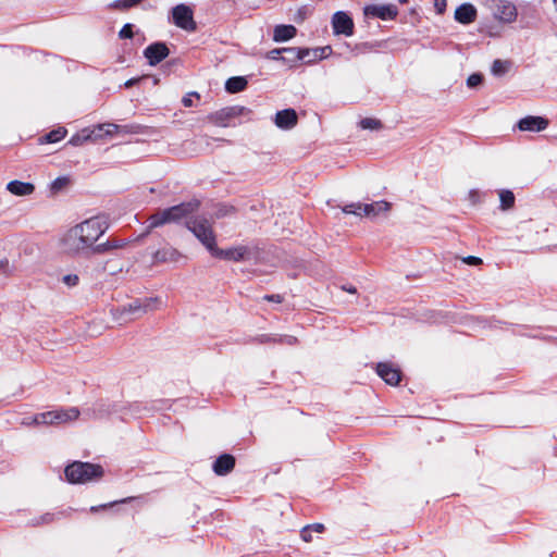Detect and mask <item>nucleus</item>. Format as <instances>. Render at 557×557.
<instances>
[{
    "label": "nucleus",
    "instance_id": "24",
    "mask_svg": "<svg viewBox=\"0 0 557 557\" xmlns=\"http://www.w3.org/2000/svg\"><path fill=\"white\" fill-rule=\"evenodd\" d=\"M7 190L15 196H28L34 193L35 185L29 182L13 180L7 184Z\"/></svg>",
    "mask_w": 557,
    "mask_h": 557
},
{
    "label": "nucleus",
    "instance_id": "2",
    "mask_svg": "<svg viewBox=\"0 0 557 557\" xmlns=\"http://www.w3.org/2000/svg\"><path fill=\"white\" fill-rule=\"evenodd\" d=\"M104 474L103 467L99 463L75 460L64 468L65 480L70 484H85L100 480Z\"/></svg>",
    "mask_w": 557,
    "mask_h": 557
},
{
    "label": "nucleus",
    "instance_id": "39",
    "mask_svg": "<svg viewBox=\"0 0 557 557\" xmlns=\"http://www.w3.org/2000/svg\"><path fill=\"white\" fill-rule=\"evenodd\" d=\"M362 129L376 131L382 127V122L373 117H364L359 123Z\"/></svg>",
    "mask_w": 557,
    "mask_h": 557
},
{
    "label": "nucleus",
    "instance_id": "6",
    "mask_svg": "<svg viewBox=\"0 0 557 557\" xmlns=\"http://www.w3.org/2000/svg\"><path fill=\"white\" fill-rule=\"evenodd\" d=\"M252 114V111L244 106H230L222 108L215 112L208 114L207 119L210 123L220 127H228L234 125L232 121L235 117Z\"/></svg>",
    "mask_w": 557,
    "mask_h": 557
},
{
    "label": "nucleus",
    "instance_id": "50",
    "mask_svg": "<svg viewBox=\"0 0 557 557\" xmlns=\"http://www.w3.org/2000/svg\"><path fill=\"white\" fill-rule=\"evenodd\" d=\"M304 48L309 52L306 54V60L302 61L305 64H313L317 61H321V58H318V55L315 57V54L312 52V50H314V48H307V47H304Z\"/></svg>",
    "mask_w": 557,
    "mask_h": 557
},
{
    "label": "nucleus",
    "instance_id": "3",
    "mask_svg": "<svg viewBox=\"0 0 557 557\" xmlns=\"http://www.w3.org/2000/svg\"><path fill=\"white\" fill-rule=\"evenodd\" d=\"M161 300L159 297L135 298L131 302L113 309V315L125 322L133 318H139L145 313L156 310Z\"/></svg>",
    "mask_w": 557,
    "mask_h": 557
},
{
    "label": "nucleus",
    "instance_id": "12",
    "mask_svg": "<svg viewBox=\"0 0 557 557\" xmlns=\"http://www.w3.org/2000/svg\"><path fill=\"white\" fill-rule=\"evenodd\" d=\"M375 373L391 386H398L404 377L401 369L389 361L377 362Z\"/></svg>",
    "mask_w": 557,
    "mask_h": 557
},
{
    "label": "nucleus",
    "instance_id": "42",
    "mask_svg": "<svg viewBox=\"0 0 557 557\" xmlns=\"http://www.w3.org/2000/svg\"><path fill=\"white\" fill-rule=\"evenodd\" d=\"M134 498L133 497H126V498H123V499H120V500H114V502H110L108 504H101L99 506H92L90 508V511L91 512H98L99 510H104L107 508H110V507H113L115 505H119V504H126V503H129L132 502Z\"/></svg>",
    "mask_w": 557,
    "mask_h": 557
},
{
    "label": "nucleus",
    "instance_id": "8",
    "mask_svg": "<svg viewBox=\"0 0 557 557\" xmlns=\"http://www.w3.org/2000/svg\"><path fill=\"white\" fill-rule=\"evenodd\" d=\"M170 21L186 32H195L197 29L194 11L185 3H180L171 9Z\"/></svg>",
    "mask_w": 557,
    "mask_h": 557
},
{
    "label": "nucleus",
    "instance_id": "45",
    "mask_svg": "<svg viewBox=\"0 0 557 557\" xmlns=\"http://www.w3.org/2000/svg\"><path fill=\"white\" fill-rule=\"evenodd\" d=\"M312 52L318 55V58H321V60L326 59L329 55L333 54V49L331 46H324V47H317Z\"/></svg>",
    "mask_w": 557,
    "mask_h": 557
},
{
    "label": "nucleus",
    "instance_id": "35",
    "mask_svg": "<svg viewBox=\"0 0 557 557\" xmlns=\"http://www.w3.org/2000/svg\"><path fill=\"white\" fill-rule=\"evenodd\" d=\"M236 213V208L234 206L227 203H218L216 209L214 211L215 219H223L225 216H230Z\"/></svg>",
    "mask_w": 557,
    "mask_h": 557
},
{
    "label": "nucleus",
    "instance_id": "51",
    "mask_svg": "<svg viewBox=\"0 0 557 557\" xmlns=\"http://www.w3.org/2000/svg\"><path fill=\"white\" fill-rule=\"evenodd\" d=\"M434 9L438 15L444 14L447 9V0H434Z\"/></svg>",
    "mask_w": 557,
    "mask_h": 557
},
{
    "label": "nucleus",
    "instance_id": "16",
    "mask_svg": "<svg viewBox=\"0 0 557 557\" xmlns=\"http://www.w3.org/2000/svg\"><path fill=\"white\" fill-rule=\"evenodd\" d=\"M478 18V9L471 2L459 4L454 12V20L461 25H470Z\"/></svg>",
    "mask_w": 557,
    "mask_h": 557
},
{
    "label": "nucleus",
    "instance_id": "61",
    "mask_svg": "<svg viewBox=\"0 0 557 557\" xmlns=\"http://www.w3.org/2000/svg\"><path fill=\"white\" fill-rule=\"evenodd\" d=\"M400 4H407L409 0H398Z\"/></svg>",
    "mask_w": 557,
    "mask_h": 557
},
{
    "label": "nucleus",
    "instance_id": "5",
    "mask_svg": "<svg viewBox=\"0 0 557 557\" xmlns=\"http://www.w3.org/2000/svg\"><path fill=\"white\" fill-rule=\"evenodd\" d=\"M108 227V223L102 218L94 216L77 224L74 235L79 234L84 239V245L92 250L94 244L104 234Z\"/></svg>",
    "mask_w": 557,
    "mask_h": 557
},
{
    "label": "nucleus",
    "instance_id": "49",
    "mask_svg": "<svg viewBox=\"0 0 557 557\" xmlns=\"http://www.w3.org/2000/svg\"><path fill=\"white\" fill-rule=\"evenodd\" d=\"M62 282L69 287H74L79 283V277L77 274H66L63 276Z\"/></svg>",
    "mask_w": 557,
    "mask_h": 557
},
{
    "label": "nucleus",
    "instance_id": "38",
    "mask_svg": "<svg viewBox=\"0 0 557 557\" xmlns=\"http://www.w3.org/2000/svg\"><path fill=\"white\" fill-rule=\"evenodd\" d=\"M484 79L485 77L481 72L472 73L467 78V87L471 89L479 88L483 85Z\"/></svg>",
    "mask_w": 557,
    "mask_h": 557
},
{
    "label": "nucleus",
    "instance_id": "46",
    "mask_svg": "<svg viewBox=\"0 0 557 557\" xmlns=\"http://www.w3.org/2000/svg\"><path fill=\"white\" fill-rule=\"evenodd\" d=\"M283 51H284V47L283 48H274V49L268 51L265 53L264 58L268 60H271V61H281Z\"/></svg>",
    "mask_w": 557,
    "mask_h": 557
},
{
    "label": "nucleus",
    "instance_id": "10",
    "mask_svg": "<svg viewBox=\"0 0 557 557\" xmlns=\"http://www.w3.org/2000/svg\"><path fill=\"white\" fill-rule=\"evenodd\" d=\"M398 8L393 3L367 4L363 7L366 18H380L382 21H394L398 16Z\"/></svg>",
    "mask_w": 557,
    "mask_h": 557
},
{
    "label": "nucleus",
    "instance_id": "23",
    "mask_svg": "<svg viewBox=\"0 0 557 557\" xmlns=\"http://www.w3.org/2000/svg\"><path fill=\"white\" fill-rule=\"evenodd\" d=\"M181 258L182 253L171 246L163 247L153 253V261L156 263L177 262Z\"/></svg>",
    "mask_w": 557,
    "mask_h": 557
},
{
    "label": "nucleus",
    "instance_id": "29",
    "mask_svg": "<svg viewBox=\"0 0 557 557\" xmlns=\"http://www.w3.org/2000/svg\"><path fill=\"white\" fill-rule=\"evenodd\" d=\"M126 245L123 239H108L106 243L92 247V253H104L114 249L123 248Z\"/></svg>",
    "mask_w": 557,
    "mask_h": 557
},
{
    "label": "nucleus",
    "instance_id": "34",
    "mask_svg": "<svg viewBox=\"0 0 557 557\" xmlns=\"http://www.w3.org/2000/svg\"><path fill=\"white\" fill-rule=\"evenodd\" d=\"M164 405V400H154L150 404V407H143L140 403H134L131 405L129 407V410L132 411V413L134 414H141V411L143 410H148V411H152V410H161Z\"/></svg>",
    "mask_w": 557,
    "mask_h": 557
},
{
    "label": "nucleus",
    "instance_id": "59",
    "mask_svg": "<svg viewBox=\"0 0 557 557\" xmlns=\"http://www.w3.org/2000/svg\"><path fill=\"white\" fill-rule=\"evenodd\" d=\"M298 15L301 21L306 18V8L305 7H302L298 10Z\"/></svg>",
    "mask_w": 557,
    "mask_h": 557
},
{
    "label": "nucleus",
    "instance_id": "25",
    "mask_svg": "<svg viewBox=\"0 0 557 557\" xmlns=\"http://www.w3.org/2000/svg\"><path fill=\"white\" fill-rule=\"evenodd\" d=\"M382 45H383L382 41H372V42L364 41V42H358L354 46H351V44H349L347 41L344 42V47L349 49L354 57L371 52L372 50H374L376 48H381Z\"/></svg>",
    "mask_w": 557,
    "mask_h": 557
},
{
    "label": "nucleus",
    "instance_id": "44",
    "mask_svg": "<svg viewBox=\"0 0 557 557\" xmlns=\"http://www.w3.org/2000/svg\"><path fill=\"white\" fill-rule=\"evenodd\" d=\"M275 335L273 334H260L255 337H252L249 342L250 343H257V344H274Z\"/></svg>",
    "mask_w": 557,
    "mask_h": 557
},
{
    "label": "nucleus",
    "instance_id": "60",
    "mask_svg": "<svg viewBox=\"0 0 557 557\" xmlns=\"http://www.w3.org/2000/svg\"><path fill=\"white\" fill-rule=\"evenodd\" d=\"M150 78H151V81H152V85H153V86H157V85H159V84H160V78H159V77H157V76H150V75H149V78H148V79H150Z\"/></svg>",
    "mask_w": 557,
    "mask_h": 557
},
{
    "label": "nucleus",
    "instance_id": "54",
    "mask_svg": "<svg viewBox=\"0 0 557 557\" xmlns=\"http://www.w3.org/2000/svg\"><path fill=\"white\" fill-rule=\"evenodd\" d=\"M263 299L269 301V302L281 304V302H283L284 297L282 295H280V294H271V295H265L263 297Z\"/></svg>",
    "mask_w": 557,
    "mask_h": 557
},
{
    "label": "nucleus",
    "instance_id": "57",
    "mask_svg": "<svg viewBox=\"0 0 557 557\" xmlns=\"http://www.w3.org/2000/svg\"><path fill=\"white\" fill-rule=\"evenodd\" d=\"M10 263L8 259L0 260V274L9 275Z\"/></svg>",
    "mask_w": 557,
    "mask_h": 557
},
{
    "label": "nucleus",
    "instance_id": "56",
    "mask_svg": "<svg viewBox=\"0 0 557 557\" xmlns=\"http://www.w3.org/2000/svg\"><path fill=\"white\" fill-rule=\"evenodd\" d=\"M306 528H309L310 531L317 532V533H322L325 531V525L323 523H319V522L308 524V525H306Z\"/></svg>",
    "mask_w": 557,
    "mask_h": 557
},
{
    "label": "nucleus",
    "instance_id": "21",
    "mask_svg": "<svg viewBox=\"0 0 557 557\" xmlns=\"http://www.w3.org/2000/svg\"><path fill=\"white\" fill-rule=\"evenodd\" d=\"M298 122V115L295 109L287 108L275 113L274 123L281 129H290Z\"/></svg>",
    "mask_w": 557,
    "mask_h": 557
},
{
    "label": "nucleus",
    "instance_id": "19",
    "mask_svg": "<svg viewBox=\"0 0 557 557\" xmlns=\"http://www.w3.org/2000/svg\"><path fill=\"white\" fill-rule=\"evenodd\" d=\"M494 15L503 23H512L516 21L518 12L512 2L508 0H500L496 7Z\"/></svg>",
    "mask_w": 557,
    "mask_h": 557
},
{
    "label": "nucleus",
    "instance_id": "48",
    "mask_svg": "<svg viewBox=\"0 0 557 557\" xmlns=\"http://www.w3.org/2000/svg\"><path fill=\"white\" fill-rule=\"evenodd\" d=\"M148 78H149V75H141V76L132 77V78L127 79L124 83V87L126 89L132 88V87L138 85L139 83H141L143 81H146Z\"/></svg>",
    "mask_w": 557,
    "mask_h": 557
},
{
    "label": "nucleus",
    "instance_id": "14",
    "mask_svg": "<svg viewBox=\"0 0 557 557\" xmlns=\"http://www.w3.org/2000/svg\"><path fill=\"white\" fill-rule=\"evenodd\" d=\"M143 54L150 66H156L170 55V49L165 41H153L144 49Z\"/></svg>",
    "mask_w": 557,
    "mask_h": 557
},
{
    "label": "nucleus",
    "instance_id": "15",
    "mask_svg": "<svg viewBox=\"0 0 557 557\" xmlns=\"http://www.w3.org/2000/svg\"><path fill=\"white\" fill-rule=\"evenodd\" d=\"M549 125V120L540 115H527L517 122V127L521 132H542Z\"/></svg>",
    "mask_w": 557,
    "mask_h": 557
},
{
    "label": "nucleus",
    "instance_id": "33",
    "mask_svg": "<svg viewBox=\"0 0 557 557\" xmlns=\"http://www.w3.org/2000/svg\"><path fill=\"white\" fill-rule=\"evenodd\" d=\"M511 62L508 60H494L491 72L494 76L500 77L504 76L510 69Z\"/></svg>",
    "mask_w": 557,
    "mask_h": 557
},
{
    "label": "nucleus",
    "instance_id": "27",
    "mask_svg": "<svg viewBox=\"0 0 557 557\" xmlns=\"http://www.w3.org/2000/svg\"><path fill=\"white\" fill-rule=\"evenodd\" d=\"M392 203L386 200H380L372 203H363V216H375L381 212L391 210Z\"/></svg>",
    "mask_w": 557,
    "mask_h": 557
},
{
    "label": "nucleus",
    "instance_id": "9",
    "mask_svg": "<svg viewBox=\"0 0 557 557\" xmlns=\"http://www.w3.org/2000/svg\"><path fill=\"white\" fill-rule=\"evenodd\" d=\"M251 249L248 246H236L226 249L219 248L218 246L213 249L211 257L234 262H243L250 260Z\"/></svg>",
    "mask_w": 557,
    "mask_h": 557
},
{
    "label": "nucleus",
    "instance_id": "55",
    "mask_svg": "<svg viewBox=\"0 0 557 557\" xmlns=\"http://www.w3.org/2000/svg\"><path fill=\"white\" fill-rule=\"evenodd\" d=\"M300 537L304 542H311L312 541V531H310L309 528L304 527L300 531Z\"/></svg>",
    "mask_w": 557,
    "mask_h": 557
},
{
    "label": "nucleus",
    "instance_id": "1",
    "mask_svg": "<svg viewBox=\"0 0 557 557\" xmlns=\"http://www.w3.org/2000/svg\"><path fill=\"white\" fill-rule=\"evenodd\" d=\"M201 201L193 198L178 205L171 206L153 213L149 218L148 228H156L170 223H181L183 220H189L191 215L199 210Z\"/></svg>",
    "mask_w": 557,
    "mask_h": 557
},
{
    "label": "nucleus",
    "instance_id": "22",
    "mask_svg": "<svg viewBox=\"0 0 557 557\" xmlns=\"http://www.w3.org/2000/svg\"><path fill=\"white\" fill-rule=\"evenodd\" d=\"M297 28L292 24H278L273 29V41L286 42L297 35Z\"/></svg>",
    "mask_w": 557,
    "mask_h": 557
},
{
    "label": "nucleus",
    "instance_id": "53",
    "mask_svg": "<svg viewBox=\"0 0 557 557\" xmlns=\"http://www.w3.org/2000/svg\"><path fill=\"white\" fill-rule=\"evenodd\" d=\"M180 63V59H172L162 64L161 69L164 73H169L171 69Z\"/></svg>",
    "mask_w": 557,
    "mask_h": 557
},
{
    "label": "nucleus",
    "instance_id": "40",
    "mask_svg": "<svg viewBox=\"0 0 557 557\" xmlns=\"http://www.w3.org/2000/svg\"><path fill=\"white\" fill-rule=\"evenodd\" d=\"M70 184V178L67 176H58L50 184V190L52 193L61 191L65 186Z\"/></svg>",
    "mask_w": 557,
    "mask_h": 557
},
{
    "label": "nucleus",
    "instance_id": "52",
    "mask_svg": "<svg viewBox=\"0 0 557 557\" xmlns=\"http://www.w3.org/2000/svg\"><path fill=\"white\" fill-rule=\"evenodd\" d=\"M462 261L471 267H478L483 263L482 259L475 256H467L462 258Z\"/></svg>",
    "mask_w": 557,
    "mask_h": 557
},
{
    "label": "nucleus",
    "instance_id": "58",
    "mask_svg": "<svg viewBox=\"0 0 557 557\" xmlns=\"http://www.w3.org/2000/svg\"><path fill=\"white\" fill-rule=\"evenodd\" d=\"M342 289L346 290V292H348L350 294H356L357 293V288L354 285H343Z\"/></svg>",
    "mask_w": 557,
    "mask_h": 557
},
{
    "label": "nucleus",
    "instance_id": "13",
    "mask_svg": "<svg viewBox=\"0 0 557 557\" xmlns=\"http://www.w3.org/2000/svg\"><path fill=\"white\" fill-rule=\"evenodd\" d=\"M129 128H133V126L117 125L114 123L99 124V125L95 126L94 128H89V132H92V133H90L89 143H97L107 137H113L115 134H117L120 132L131 133L132 131Z\"/></svg>",
    "mask_w": 557,
    "mask_h": 557
},
{
    "label": "nucleus",
    "instance_id": "4",
    "mask_svg": "<svg viewBox=\"0 0 557 557\" xmlns=\"http://www.w3.org/2000/svg\"><path fill=\"white\" fill-rule=\"evenodd\" d=\"M186 228L205 246L211 255L216 245V235L206 218L191 216L185 221Z\"/></svg>",
    "mask_w": 557,
    "mask_h": 557
},
{
    "label": "nucleus",
    "instance_id": "17",
    "mask_svg": "<svg viewBox=\"0 0 557 557\" xmlns=\"http://www.w3.org/2000/svg\"><path fill=\"white\" fill-rule=\"evenodd\" d=\"M236 465V458L228 453H223L212 462V471L219 476L231 473Z\"/></svg>",
    "mask_w": 557,
    "mask_h": 557
},
{
    "label": "nucleus",
    "instance_id": "32",
    "mask_svg": "<svg viewBox=\"0 0 557 557\" xmlns=\"http://www.w3.org/2000/svg\"><path fill=\"white\" fill-rule=\"evenodd\" d=\"M89 127L83 128L79 132L75 133L70 140L67 141L71 146H82L90 140Z\"/></svg>",
    "mask_w": 557,
    "mask_h": 557
},
{
    "label": "nucleus",
    "instance_id": "18",
    "mask_svg": "<svg viewBox=\"0 0 557 557\" xmlns=\"http://www.w3.org/2000/svg\"><path fill=\"white\" fill-rule=\"evenodd\" d=\"M75 231H76V225L66 232L62 242L69 252L78 255V253L89 249V247L87 245H84V239L81 237L79 234L74 235Z\"/></svg>",
    "mask_w": 557,
    "mask_h": 557
},
{
    "label": "nucleus",
    "instance_id": "31",
    "mask_svg": "<svg viewBox=\"0 0 557 557\" xmlns=\"http://www.w3.org/2000/svg\"><path fill=\"white\" fill-rule=\"evenodd\" d=\"M499 208L503 211H507L515 206L516 197L515 194L510 189H502L499 191Z\"/></svg>",
    "mask_w": 557,
    "mask_h": 557
},
{
    "label": "nucleus",
    "instance_id": "26",
    "mask_svg": "<svg viewBox=\"0 0 557 557\" xmlns=\"http://www.w3.org/2000/svg\"><path fill=\"white\" fill-rule=\"evenodd\" d=\"M247 86V76H232L224 84L225 91L231 95L244 91Z\"/></svg>",
    "mask_w": 557,
    "mask_h": 557
},
{
    "label": "nucleus",
    "instance_id": "28",
    "mask_svg": "<svg viewBox=\"0 0 557 557\" xmlns=\"http://www.w3.org/2000/svg\"><path fill=\"white\" fill-rule=\"evenodd\" d=\"M67 134V129L63 126H59L47 134H45L42 137L39 138V143L41 144H55L62 140Z\"/></svg>",
    "mask_w": 557,
    "mask_h": 557
},
{
    "label": "nucleus",
    "instance_id": "20",
    "mask_svg": "<svg viewBox=\"0 0 557 557\" xmlns=\"http://www.w3.org/2000/svg\"><path fill=\"white\" fill-rule=\"evenodd\" d=\"M307 53L309 52L302 47H284L281 62L293 69L298 62L306 60Z\"/></svg>",
    "mask_w": 557,
    "mask_h": 557
},
{
    "label": "nucleus",
    "instance_id": "43",
    "mask_svg": "<svg viewBox=\"0 0 557 557\" xmlns=\"http://www.w3.org/2000/svg\"><path fill=\"white\" fill-rule=\"evenodd\" d=\"M134 28L135 25L132 23H126L119 32V37L121 39H132L134 37Z\"/></svg>",
    "mask_w": 557,
    "mask_h": 557
},
{
    "label": "nucleus",
    "instance_id": "37",
    "mask_svg": "<svg viewBox=\"0 0 557 557\" xmlns=\"http://www.w3.org/2000/svg\"><path fill=\"white\" fill-rule=\"evenodd\" d=\"M342 212L345 214H355L357 216H363V203L351 202L342 207Z\"/></svg>",
    "mask_w": 557,
    "mask_h": 557
},
{
    "label": "nucleus",
    "instance_id": "62",
    "mask_svg": "<svg viewBox=\"0 0 557 557\" xmlns=\"http://www.w3.org/2000/svg\"><path fill=\"white\" fill-rule=\"evenodd\" d=\"M119 62H124V58L120 57Z\"/></svg>",
    "mask_w": 557,
    "mask_h": 557
},
{
    "label": "nucleus",
    "instance_id": "30",
    "mask_svg": "<svg viewBox=\"0 0 557 557\" xmlns=\"http://www.w3.org/2000/svg\"><path fill=\"white\" fill-rule=\"evenodd\" d=\"M67 510H60L58 512H46L39 518L33 519V525H39V524H48L51 523L54 520H59L62 517L66 516Z\"/></svg>",
    "mask_w": 557,
    "mask_h": 557
},
{
    "label": "nucleus",
    "instance_id": "36",
    "mask_svg": "<svg viewBox=\"0 0 557 557\" xmlns=\"http://www.w3.org/2000/svg\"><path fill=\"white\" fill-rule=\"evenodd\" d=\"M143 1L144 0H115L110 4V8L125 11L138 5Z\"/></svg>",
    "mask_w": 557,
    "mask_h": 557
},
{
    "label": "nucleus",
    "instance_id": "7",
    "mask_svg": "<svg viewBox=\"0 0 557 557\" xmlns=\"http://www.w3.org/2000/svg\"><path fill=\"white\" fill-rule=\"evenodd\" d=\"M78 417L79 410L76 407H71L69 409H57L37 413L34 417V423L38 425H58L76 420Z\"/></svg>",
    "mask_w": 557,
    "mask_h": 557
},
{
    "label": "nucleus",
    "instance_id": "11",
    "mask_svg": "<svg viewBox=\"0 0 557 557\" xmlns=\"http://www.w3.org/2000/svg\"><path fill=\"white\" fill-rule=\"evenodd\" d=\"M333 34L350 37L355 34V23L347 11H336L331 18Z\"/></svg>",
    "mask_w": 557,
    "mask_h": 557
},
{
    "label": "nucleus",
    "instance_id": "47",
    "mask_svg": "<svg viewBox=\"0 0 557 557\" xmlns=\"http://www.w3.org/2000/svg\"><path fill=\"white\" fill-rule=\"evenodd\" d=\"M193 97L200 99V95L197 91H191L185 95L182 99V103L186 108H191L194 106Z\"/></svg>",
    "mask_w": 557,
    "mask_h": 557
},
{
    "label": "nucleus",
    "instance_id": "63",
    "mask_svg": "<svg viewBox=\"0 0 557 557\" xmlns=\"http://www.w3.org/2000/svg\"><path fill=\"white\" fill-rule=\"evenodd\" d=\"M2 408V401L0 400V409Z\"/></svg>",
    "mask_w": 557,
    "mask_h": 557
},
{
    "label": "nucleus",
    "instance_id": "41",
    "mask_svg": "<svg viewBox=\"0 0 557 557\" xmlns=\"http://www.w3.org/2000/svg\"><path fill=\"white\" fill-rule=\"evenodd\" d=\"M274 344L278 345H287V346H295L298 344V338L293 335H275Z\"/></svg>",
    "mask_w": 557,
    "mask_h": 557
}]
</instances>
